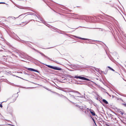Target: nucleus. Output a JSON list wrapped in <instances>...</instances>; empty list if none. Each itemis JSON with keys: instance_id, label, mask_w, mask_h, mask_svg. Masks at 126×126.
<instances>
[{"instance_id": "f257e3e1", "label": "nucleus", "mask_w": 126, "mask_h": 126, "mask_svg": "<svg viewBox=\"0 0 126 126\" xmlns=\"http://www.w3.org/2000/svg\"><path fill=\"white\" fill-rule=\"evenodd\" d=\"M16 53L18 54V56L21 58H26L28 57V55L27 54L23 52L20 51H18L16 52Z\"/></svg>"}, {"instance_id": "f03ea898", "label": "nucleus", "mask_w": 126, "mask_h": 126, "mask_svg": "<svg viewBox=\"0 0 126 126\" xmlns=\"http://www.w3.org/2000/svg\"><path fill=\"white\" fill-rule=\"evenodd\" d=\"M46 65L49 68L54 69L55 70H62L61 68L60 67H57L53 66L50 65Z\"/></svg>"}, {"instance_id": "7ed1b4c3", "label": "nucleus", "mask_w": 126, "mask_h": 126, "mask_svg": "<svg viewBox=\"0 0 126 126\" xmlns=\"http://www.w3.org/2000/svg\"><path fill=\"white\" fill-rule=\"evenodd\" d=\"M46 65L49 68L54 69L55 70H62L61 68L60 67H57L53 66L50 65Z\"/></svg>"}, {"instance_id": "20e7f679", "label": "nucleus", "mask_w": 126, "mask_h": 126, "mask_svg": "<svg viewBox=\"0 0 126 126\" xmlns=\"http://www.w3.org/2000/svg\"><path fill=\"white\" fill-rule=\"evenodd\" d=\"M73 78H76V79H82V80H86L87 81H89V79H88L86 78H85L83 77H82L80 76H75L74 77H73Z\"/></svg>"}, {"instance_id": "39448f33", "label": "nucleus", "mask_w": 126, "mask_h": 126, "mask_svg": "<svg viewBox=\"0 0 126 126\" xmlns=\"http://www.w3.org/2000/svg\"><path fill=\"white\" fill-rule=\"evenodd\" d=\"M36 16L38 19H37V21L40 22H42L43 23V19L40 16L38 15L37 16Z\"/></svg>"}, {"instance_id": "423d86ee", "label": "nucleus", "mask_w": 126, "mask_h": 126, "mask_svg": "<svg viewBox=\"0 0 126 126\" xmlns=\"http://www.w3.org/2000/svg\"><path fill=\"white\" fill-rule=\"evenodd\" d=\"M63 91L66 92H69L72 91L71 89L67 88L65 89Z\"/></svg>"}, {"instance_id": "0eeeda50", "label": "nucleus", "mask_w": 126, "mask_h": 126, "mask_svg": "<svg viewBox=\"0 0 126 126\" xmlns=\"http://www.w3.org/2000/svg\"><path fill=\"white\" fill-rule=\"evenodd\" d=\"M56 94H57V95H58L59 96H61V97H62L64 98H65V99H67L69 101H70V102H72L71 101H70L66 97H65V96L62 95V94H58V93H56Z\"/></svg>"}, {"instance_id": "6e6552de", "label": "nucleus", "mask_w": 126, "mask_h": 126, "mask_svg": "<svg viewBox=\"0 0 126 126\" xmlns=\"http://www.w3.org/2000/svg\"><path fill=\"white\" fill-rule=\"evenodd\" d=\"M68 95H70V97H71L73 98L74 99H75V98H76L75 97H83L82 96H74V95H71L70 94H69Z\"/></svg>"}, {"instance_id": "1a4fd4ad", "label": "nucleus", "mask_w": 126, "mask_h": 126, "mask_svg": "<svg viewBox=\"0 0 126 126\" xmlns=\"http://www.w3.org/2000/svg\"><path fill=\"white\" fill-rule=\"evenodd\" d=\"M28 70H30V71L36 72H38V73L39 72V71H37V70H36L35 69H34L33 68H28Z\"/></svg>"}, {"instance_id": "9d476101", "label": "nucleus", "mask_w": 126, "mask_h": 126, "mask_svg": "<svg viewBox=\"0 0 126 126\" xmlns=\"http://www.w3.org/2000/svg\"><path fill=\"white\" fill-rule=\"evenodd\" d=\"M38 52H39L40 54H41L42 55H43V56H44V57H46V58H47V59H48L49 60H51V61H52V60H51L50 59L49 57H47V56H46L43 53H41V52H39V51H37Z\"/></svg>"}, {"instance_id": "9b49d317", "label": "nucleus", "mask_w": 126, "mask_h": 126, "mask_svg": "<svg viewBox=\"0 0 126 126\" xmlns=\"http://www.w3.org/2000/svg\"><path fill=\"white\" fill-rule=\"evenodd\" d=\"M90 112L92 114V115L93 116H95V112L93 110H91L90 111Z\"/></svg>"}, {"instance_id": "f8f14e48", "label": "nucleus", "mask_w": 126, "mask_h": 126, "mask_svg": "<svg viewBox=\"0 0 126 126\" xmlns=\"http://www.w3.org/2000/svg\"><path fill=\"white\" fill-rule=\"evenodd\" d=\"M79 108L83 111H84V110L85 109V107L81 106L80 107H79Z\"/></svg>"}, {"instance_id": "ddd939ff", "label": "nucleus", "mask_w": 126, "mask_h": 126, "mask_svg": "<svg viewBox=\"0 0 126 126\" xmlns=\"http://www.w3.org/2000/svg\"><path fill=\"white\" fill-rule=\"evenodd\" d=\"M16 19V18L13 16H10L9 17H8V19H10V20H11L12 19Z\"/></svg>"}, {"instance_id": "4468645a", "label": "nucleus", "mask_w": 126, "mask_h": 126, "mask_svg": "<svg viewBox=\"0 0 126 126\" xmlns=\"http://www.w3.org/2000/svg\"><path fill=\"white\" fill-rule=\"evenodd\" d=\"M74 37H77L78 38H79V39H81L82 40H87L88 39H87L82 38L80 37H77L75 36H74Z\"/></svg>"}, {"instance_id": "2eb2a0df", "label": "nucleus", "mask_w": 126, "mask_h": 126, "mask_svg": "<svg viewBox=\"0 0 126 126\" xmlns=\"http://www.w3.org/2000/svg\"><path fill=\"white\" fill-rule=\"evenodd\" d=\"M102 101L106 104H108V102L105 99H103L102 100Z\"/></svg>"}, {"instance_id": "dca6fc26", "label": "nucleus", "mask_w": 126, "mask_h": 126, "mask_svg": "<svg viewBox=\"0 0 126 126\" xmlns=\"http://www.w3.org/2000/svg\"><path fill=\"white\" fill-rule=\"evenodd\" d=\"M29 13V14H28V15H34V16H35L36 15L35 14H34L32 13H29V12H28V13Z\"/></svg>"}, {"instance_id": "f3484780", "label": "nucleus", "mask_w": 126, "mask_h": 126, "mask_svg": "<svg viewBox=\"0 0 126 126\" xmlns=\"http://www.w3.org/2000/svg\"><path fill=\"white\" fill-rule=\"evenodd\" d=\"M108 68H109L110 70L112 71H114L115 70L114 69H113L111 68V67H110V66H108Z\"/></svg>"}, {"instance_id": "a211bd4d", "label": "nucleus", "mask_w": 126, "mask_h": 126, "mask_svg": "<svg viewBox=\"0 0 126 126\" xmlns=\"http://www.w3.org/2000/svg\"><path fill=\"white\" fill-rule=\"evenodd\" d=\"M94 69H95V70L97 72H98L99 71V69L96 68L95 67H94Z\"/></svg>"}, {"instance_id": "6ab92c4d", "label": "nucleus", "mask_w": 126, "mask_h": 126, "mask_svg": "<svg viewBox=\"0 0 126 126\" xmlns=\"http://www.w3.org/2000/svg\"><path fill=\"white\" fill-rule=\"evenodd\" d=\"M16 52L15 53V54H14V55H15V57H18V54L16 53Z\"/></svg>"}, {"instance_id": "aec40b11", "label": "nucleus", "mask_w": 126, "mask_h": 126, "mask_svg": "<svg viewBox=\"0 0 126 126\" xmlns=\"http://www.w3.org/2000/svg\"><path fill=\"white\" fill-rule=\"evenodd\" d=\"M20 8L21 9H27V8L26 7H21Z\"/></svg>"}, {"instance_id": "412c9836", "label": "nucleus", "mask_w": 126, "mask_h": 126, "mask_svg": "<svg viewBox=\"0 0 126 126\" xmlns=\"http://www.w3.org/2000/svg\"><path fill=\"white\" fill-rule=\"evenodd\" d=\"M73 92H75V93H78V94H80V93L79 92H78L77 91H74Z\"/></svg>"}, {"instance_id": "4be33fe9", "label": "nucleus", "mask_w": 126, "mask_h": 126, "mask_svg": "<svg viewBox=\"0 0 126 126\" xmlns=\"http://www.w3.org/2000/svg\"><path fill=\"white\" fill-rule=\"evenodd\" d=\"M122 105H123L124 107H126V104L124 103H123Z\"/></svg>"}, {"instance_id": "5701e85b", "label": "nucleus", "mask_w": 126, "mask_h": 126, "mask_svg": "<svg viewBox=\"0 0 126 126\" xmlns=\"http://www.w3.org/2000/svg\"><path fill=\"white\" fill-rule=\"evenodd\" d=\"M121 96H124L126 97V95L124 94H122L121 95Z\"/></svg>"}, {"instance_id": "b1692460", "label": "nucleus", "mask_w": 126, "mask_h": 126, "mask_svg": "<svg viewBox=\"0 0 126 126\" xmlns=\"http://www.w3.org/2000/svg\"><path fill=\"white\" fill-rule=\"evenodd\" d=\"M87 109L88 111H90L91 110H92L91 109H89L88 108H87Z\"/></svg>"}, {"instance_id": "393cba45", "label": "nucleus", "mask_w": 126, "mask_h": 126, "mask_svg": "<svg viewBox=\"0 0 126 126\" xmlns=\"http://www.w3.org/2000/svg\"><path fill=\"white\" fill-rule=\"evenodd\" d=\"M27 13H25V14H22V15H20L18 17H20V16H23V15H24L26 14Z\"/></svg>"}, {"instance_id": "a878e982", "label": "nucleus", "mask_w": 126, "mask_h": 126, "mask_svg": "<svg viewBox=\"0 0 126 126\" xmlns=\"http://www.w3.org/2000/svg\"><path fill=\"white\" fill-rule=\"evenodd\" d=\"M67 75V77H71V76L70 75Z\"/></svg>"}, {"instance_id": "bb28decb", "label": "nucleus", "mask_w": 126, "mask_h": 126, "mask_svg": "<svg viewBox=\"0 0 126 126\" xmlns=\"http://www.w3.org/2000/svg\"><path fill=\"white\" fill-rule=\"evenodd\" d=\"M118 99L120 100H121L123 102V100L121 98H119Z\"/></svg>"}, {"instance_id": "cd10ccee", "label": "nucleus", "mask_w": 126, "mask_h": 126, "mask_svg": "<svg viewBox=\"0 0 126 126\" xmlns=\"http://www.w3.org/2000/svg\"><path fill=\"white\" fill-rule=\"evenodd\" d=\"M76 106H77V107H79H79H81V106H79V105H76Z\"/></svg>"}, {"instance_id": "c85d7f7f", "label": "nucleus", "mask_w": 126, "mask_h": 126, "mask_svg": "<svg viewBox=\"0 0 126 126\" xmlns=\"http://www.w3.org/2000/svg\"><path fill=\"white\" fill-rule=\"evenodd\" d=\"M5 3L4 2H0V4H5Z\"/></svg>"}, {"instance_id": "c756f323", "label": "nucleus", "mask_w": 126, "mask_h": 126, "mask_svg": "<svg viewBox=\"0 0 126 126\" xmlns=\"http://www.w3.org/2000/svg\"><path fill=\"white\" fill-rule=\"evenodd\" d=\"M2 104H0V107L2 108Z\"/></svg>"}, {"instance_id": "7c9ffc66", "label": "nucleus", "mask_w": 126, "mask_h": 126, "mask_svg": "<svg viewBox=\"0 0 126 126\" xmlns=\"http://www.w3.org/2000/svg\"><path fill=\"white\" fill-rule=\"evenodd\" d=\"M84 112L86 113V114H87L86 113V112H87V111H86V110H85L84 111H83Z\"/></svg>"}, {"instance_id": "2f4dec72", "label": "nucleus", "mask_w": 126, "mask_h": 126, "mask_svg": "<svg viewBox=\"0 0 126 126\" xmlns=\"http://www.w3.org/2000/svg\"><path fill=\"white\" fill-rule=\"evenodd\" d=\"M23 41L22 40H21V41H20V42L22 43H23Z\"/></svg>"}, {"instance_id": "473e14b6", "label": "nucleus", "mask_w": 126, "mask_h": 126, "mask_svg": "<svg viewBox=\"0 0 126 126\" xmlns=\"http://www.w3.org/2000/svg\"><path fill=\"white\" fill-rule=\"evenodd\" d=\"M77 65L78 66H77V67H79V65Z\"/></svg>"}, {"instance_id": "72a5a7b5", "label": "nucleus", "mask_w": 126, "mask_h": 126, "mask_svg": "<svg viewBox=\"0 0 126 126\" xmlns=\"http://www.w3.org/2000/svg\"><path fill=\"white\" fill-rule=\"evenodd\" d=\"M92 119H93V121H94V122L95 121H94V119L92 118Z\"/></svg>"}, {"instance_id": "f704fd0d", "label": "nucleus", "mask_w": 126, "mask_h": 126, "mask_svg": "<svg viewBox=\"0 0 126 126\" xmlns=\"http://www.w3.org/2000/svg\"><path fill=\"white\" fill-rule=\"evenodd\" d=\"M94 123L95 125H96V123H95V121H94Z\"/></svg>"}, {"instance_id": "c9c22d12", "label": "nucleus", "mask_w": 126, "mask_h": 126, "mask_svg": "<svg viewBox=\"0 0 126 126\" xmlns=\"http://www.w3.org/2000/svg\"><path fill=\"white\" fill-rule=\"evenodd\" d=\"M123 113L122 112H121V114H122V115H123Z\"/></svg>"}, {"instance_id": "e433bc0d", "label": "nucleus", "mask_w": 126, "mask_h": 126, "mask_svg": "<svg viewBox=\"0 0 126 126\" xmlns=\"http://www.w3.org/2000/svg\"><path fill=\"white\" fill-rule=\"evenodd\" d=\"M47 90H49V91H50V90H49L48 89H47Z\"/></svg>"}, {"instance_id": "4c0bfd02", "label": "nucleus", "mask_w": 126, "mask_h": 126, "mask_svg": "<svg viewBox=\"0 0 126 126\" xmlns=\"http://www.w3.org/2000/svg\"><path fill=\"white\" fill-rule=\"evenodd\" d=\"M102 72H103V73L105 74H105V73H104V72H103V71H102Z\"/></svg>"}, {"instance_id": "58836bf2", "label": "nucleus", "mask_w": 126, "mask_h": 126, "mask_svg": "<svg viewBox=\"0 0 126 126\" xmlns=\"http://www.w3.org/2000/svg\"><path fill=\"white\" fill-rule=\"evenodd\" d=\"M17 38H18L19 39V38L17 36Z\"/></svg>"}, {"instance_id": "ea45409f", "label": "nucleus", "mask_w": 126, "mask_h": 126, "mask_svg": "<svg viewBox=\"0 0 126 126\" xmlns=\"http://www.w3.org/2000/svg\"><path fill=\"white\" fill-rule=\"evenodd\" d=\"M22 60V61H24V60Z\"/></svg>"}, {"instance_id": "a19ab883", "label": "nucleus", "mask_w": 126, "mask_h": 126, "mask_svg": "<svg viewBox=\"0 0 126 126\" xmlns=\"http://www.w3.org/2000/svg\"><path fill=\"white\" fill-rule=\"evenodd\" d=\"M45 89H46L47 90V88H45Z\"/></svg>"}, {"instance_id": "79ce46f5", "label": "nucleus", "mask_w": 126, "mask_h": 126, "mask_svg": "<svg viewBox=\"0 0 126 126\" xmlns=\"http://www.w3.org/2000/svg\"><path fill=\"white\" fill-rule=\"evenodd\" d=\"M45 89H46L47 90V88H45Z\"/></svg>"}, {"instance_id": "37998d69", "label": "nucleus", "mask_w": 126, "mask_h": 126, "mask_svg": "<svg viewBox=\"0 0 126 126\" xmlns=\"http://www.w3.org/2000/svg\"><path fill=\"white\" fill-rule=\"evenodd\" d=\"M9 84H10V85H12V84H10V83Z\"/></svg>"}, {"instance_id": "c03bdc74", "label": "nucleus", "mask_w": 126, "mask_h": 126, "mask_svg": "<svg viewBox=\"0 0 126 126\" xmlns=\"http://www.w3.org/2000/svg\"><path fill=\"white\" fill-rule=\"evenodd\" d=\"M125 126H126V124H125Z\"/></svg>"}, {"instance_id": "a18cd8bd", "label": "nucleus", "mask_w": 126, "mask_h": 126, "mask_svg": "<svg viewBox=\"0 0 126 126\" xmlns=\"http://www.w3.org/2000/svg\"><path fill=\"white\" fill-rule=\"evenodd\" d=\"M56 62V63H58L57 62Z\"/></svg>"}, {"instance_id": "49530a36", "label": "nucleus", "mask_w": 126, "mask_h": 126, "mask_svg": "<svg viewBox=\"0 0 126 126\" xmlns=\"http://www.w3.org/2000/svg\"><path fill=\"white\" fill-rule=\"evenodd\" d=\"M53 92V93H54V92Z\"/></svg>"}, {"instance_id": "de8ad7c7", "label": "nucleus", "mask_w": 126, "mask_h": 126, "mask_svg": "<svg viewBox=\"0 0 126 126\" xmlns=\"http://www.w3.org/2000/svg\"><path fill=\"white\" fill-rule=\"evenodd\" d=\"M50 91H51V92H52V91H51L50 90Z\"/></svg>"}, {"instance_id": "09e8293b", "label": "nucleus", "mask_w": 126, "mask_h": 126, "mask_svg": "<svg viewBox=\"0 0 126 126\" xmlns=\"http://www.w3.org/2000/svg\"><path fill=\"white\" fill-rule=\"evenodd\" d=\"M50 91H51V92H52V91H51L50 90Z\"/></svg>"}]
</instances>
